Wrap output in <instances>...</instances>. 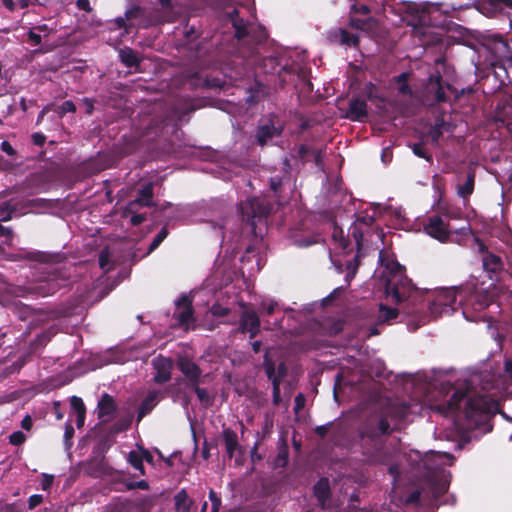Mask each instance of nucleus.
Returning a JSON list of instances; mask_svg holds the SVG:
<instances>
[{
    "instance_id": "obj_46",
    "label": "nucleus",
    "mask_w": 512,
    "mask_h": 512,
    "mask_svg": "<svg viewBox=\"0 0 512 512\" xmlns=\"http://www.w3.org/2000/svg\"><path fill=\"white\" fill-rule=\"evenodd\" d=\"M312 149L313 148L309 147L306 144L299 145L297 151V157L299 158V160L303 163L310 161L309 156L311 154Z\"/></svg>"
},
{
    "instance_id": "obj_21",
    "label": "nucleus",
    "mask_w": 512,
    "mask_h": 512,
    "mask_svg": "<svg viewBox=\"0 0 512 512\" xmlns=\"http://www.w3.org/2000/svg\"><path fill=\"white\" fill-rule=\"evenodd\" d=\"M263 366H264L267 378L272 383V402L275 406H279L282 402V398H281L279 378H275V363L268 357H265Z\"/></svg>"
},
{
    "instance_id": "obj_57",
    "label": "nucleus",
    "mask_w": 512,
    "mask_h": 512,
    "mask_svg": "<svg viewBox=\"0 0 512 512\" xmlns=\"http://www.w3.org/2000/svg\"><path fill=\"white\" fill-rule=\"evenodd\" d=\"M311 157L313 162L317 167H321L323 165V150L322 149H312L311 151Z\"/></svg>"
},
{
    "instance_id": "obj_59",
    "label": "nucleus",
    "mask_w": 512,
    "mask_h": 512,
    "mask_svg": "<svg viewBox=\"0 0 512 512\" xmlns=\"http://www.w3.org/2000/svg\"><path fill=\"white\" fill-rule=\"evenodd\" d=\"M138 452H139V456L141 457L143 462L146 461L149 464L154 463V457L148 449H146L144 447H139Z\"/></svg>"
},
{
    "instance_id": "obj_32",
    "label": "nucleus",
    "mask_w": 512,
    "mask_h": 512,
    "mask_svg": "<svg viewBox=\"0 0 512 512\" xmlns=\"http://www.w3.org/2000/svg\"><path fill=\"white\" fill-rule=\"evenodd\" d=\"M398 314V309L380 304L378 320L380 323H389L390 321L396 319Z\"/></svg>"
},
{
    "instance_id": "obj_53",
    "label": "nucleus",
    "mask_w": 512,
    "mask_h": 512,
    "mask_svg": "<svg viewBox=\"0 0 512 512\" xmlns=\"http://www.w3.org/2000/svg\"><path fill=\"white\" fill-rule=\"evenodd\" d=\"M124 214L125 215L132 214L131 218H130V223L132 226H139L146 220L145 214H138L135 211L134 212H126V210H125Z\"/></svg>"
},
{
    "instance_id": "obj_18",
    "label": "nucleus",
    "mask_w": 512,
    "mask_h": 512,
    "mask_svg": "<svg viewBox=\"0 0 512 512\" xmlns=\"http://www.w3.org/2000/svg\"><path fill=\"white\" fill-rule=\"evenodd\" d=\"M491 51L495 57L512 64V37L504 39L501 35H495L491 43Z\"/></svg>"
},
{
    "instance_id": "obj_30",
    "label": "nucleus",
    "mask_w": 512,
    "mask_h": 512,
    "mask_svg": "<svg viewBox=\"0 0 512 512\" xmlns=\"http://www.w3.org/2000/svg\"><path fill=\"white\" fill-rule=\"evenodd\" d=\"M20 209V202L15 199H10L0 204V220L3 222L10 221L13 213Z\"/></svg>"
},
{
    "instance_id": "obj_41",
    "label": "nucleus",
    "mask_w": 512,
    "mask_h": 512,
    "mask_svg": "<svg viewBox=\"0 0 512 512\" xmlns=\"http://www.w3.org/2000/svg\"><path fill=\"white\" fill-rule=\"evenodd\" d=\"M412 151L416 156L423 158L428 162L432 161V155L427 151L424 143H422V142L415 143L412 146Z\"/></svg>"
},
{
    "instance_id": "obj_37",
    "label": "nucleus",
    "mask_w": 512,
    "mask_h": 512,
    "mask_svg": "<svg viewBox=\"0 0 512 512\" xmlns=\"http://www.w3.org/2000/svg\"><path fill=\"white\" fill-rule=\"evenodd\" d=\"M99 267L105 272H109L114 268V265L110 261V253L108 249H103L98 258Z\"/></svg>"
},
{
    "instance_id": "obj_12",
    "label": "nucleus",
    "mask_w": 512,
    "mask_h": 512,
    "mask_svg": "<svg viewBox=\"0 0 512 512\" xmlns=\"http://www.w3.org/2000/svg\"><path fill=\"white\" fill-rule=\"evenodd\" d=\"M175 304L174 318L180 327L188 329L189 325L195 321L193 298L187 294H182Z\"/></svg>"
},
{
    "instance_id": "obj_39",
    "label": "nucleus",
    "mask_w": 512,
    "mask_h": 512,
    "mask_svg": "<svg viewBox=\"0 0 512 512\" xmlns=\"http://www.w3.org/2000/svg\"><path fill=\"white\" fill-rule=\"evenodd\" d=\"M169 232L166 226L162 227L161 230L157 233V235L154 237L153 241L149 245L148 248V254L156 250L160 244L165 240V238L168 236Z\"/></svg>"
},
{
    "instance_id": "obj_55",
    "label": "nucleus",
    "mask_w": 512,
    "mask_h": 512,
    "mask_svg": "<svg viewBox=\"0 0 512 512\" xmlns=\"http://www.w3.org/2000/svg\"><path fill=\"white\" fill-rule=\"evenodd\" d=\"M447 490L448 486L445 483H433L432 485V494L436 499L444 495L447 492Z\"/></svg>"
},
{
    "instance_id": "obj_38",
    "label": "nucleus",
    "mask_w": 512,
    "mask_h": 512,
    "mask_svg": "<svg viewBox=\"0 0 512 512\" xmlns=\"http://www.w3.org/2000/svg\"><path fill=\"white\" fill-rule=\"evenodd\" d=\"M110 30L124 29L125 34L130 32L131 25L127 23L124 17H117L114 20L108 22Z\"/></svg>"
},
{
    "instance_id": "obj_16",
    "label": "nucleus",
    "mask_w": 512,
    "mask_h": 512,
    "mask_svg": "<svg viewBox=\"0 0 512 512\" xmlns=\"http://www.w3.org/2000/svg\"><path fill=\"white\" fill-rule=\"evenodd\" d=\"M154 191L153 183L149 182L145 184L141 189L138 190L137 196L134 200L130 201L126 207V212L136 211L137 206L141 207H153L155 203L153 201Z\"/></svg>"
},
{
    "instance_id": "obj_29",
    "label": "nucleus",
    "mask_w": 512,
    "mask_h": 512,
    "mask_svg": "<svg viewBox=\"0 0 512 512\" xmlns=\"http://www.w3.org/2000/svg\"><path fill=\"white\" fill-rule=\"evenodd\" d=\"M475 186V174L474 172H469L467 174V178L463 184L457 185V194L463 200L467 201L469 197L474 192Z\"/></svg>"
},
{
    "instance_id": "obj_50",
    "label": "nucleus",
    "mask_w": 512,
    "mask_h": 512,
    "mask_svg": "<svg viewBox=\"0 0 512 512\" xmlns=\"http://www.w3.org/2000/svg\"><path fill=\"white\" fill-rule=\"evenodd\" d=\"M288 461V449L285 447L284 449L280 450L278 455L275 458V465L277 467H285L287 465Z\"/></svg>"
},
{
    "instance_id": "obj_27",
    "label": "nucleus",
    "mask_w": 512,
    "mask_h": 512,
    "mask_svg": "<svg viewBox=\"0 0 512 512\" xmlns=\"http://www.w3.org/2000/svg\"><path fill=\"white\" fill-rule=\"evenodd\" d=\"M175 509L177 512H192L194 501L189 497L185 489H181L174 496Z\"/></svg>"
},
{
    "instance_id": "obj_43",
    "label": "nucleus",
    "mask_w": 512,
    "mask_h": 512,
    "mask_svg": "<svg viewBox=\"0 0 512 512\" xmlns=\"http://www.w3.org/2000/svg\"><path fill=\"white\" fill-rule=\"evenodd\" d=\"M56 112H57L58 116L60 118H62L67 113H74V112H76V105L71 100H65L64 102H62L61 105H59L57 107Z\"/></svg>"
},
{
    "instance_id": "obj_44",
    "label": "nucleus",
    "mask_w": 512,
    "mask_h": 512,
    "mask_svg": "<svg viewBox=\"0 0 512 512\" xmlns=\"http://www.w3.org/2000/svg\"><path fill=\"white\" fill-rule=\"evenodd\" d=\"M70 405L72 410L76 413V415L79 414H86V407L83 402V400L78 396H72L70 399Z\"/></svg>"
},
{
    "instance_id": "obj_7",
    "label": "nucleus",
    "mask_w": 512,
    "mask_h": 512,
    "mask_svg": "<svg viewBox=\"0 0 512 512\" xmlns=\"http://www.w3.org/2000/svg\"><path fill=\"white\" fill-rule=\"evenodd\" d=\"M491 295L478 289H466L462 288L460 292L459 305L462 309V313L468 320H473L471 312H481L487 309L492 303Z\"/></svg>"
},
{
    "instance_id": "obj_62",
    "label": "nucleus",
    "mask_w": 512,
    "mask_h": 512,
    "mask_svg": "<svg viewBox=\"0 0 512 512\" xmlns=\"http://www.w3.org/2000/svg\"><path fill=\"white\" fill-rule=\"evenodd\" d=\"M43 502V496L40 494L31 495L28 499V507L30 510L36 508Z\"/></svg>"
},
{
    "instance_id": "obj_15",
    "label": "nucleus",
    "mask_w": 512,
    "mask_h": 512,
    "mask_svg": "<svg viewBox=\"0 0 512 512\" xmlns=\"http://www.w3.org/2000/svg\"><path fill=\"white\" fill-rule=\"evenodd\" d=\"M260 324V318L255 311H244L240 316L238 331L249 333L250 339H253L260 332Z\"/></svg>"
},
{
    "instance_id": "obj_11",
    "label": "nucleus",
    "mask_w": 512,
    "mask_h": 512,
    "mask_svg": "<svg viewBox=\"0 0 512 512\" xmlns=\"http://www.w3.org/2000/svg\"><path fill=\"white\" fill-rule=\"evenodd\" d=\"M424 89L427 99L437 104L447 103L449 101V93H452L454 90L452 85L445 81L438 71L429 75L424 84Z\"/></svg>"
},
{
    "instance_id": "obj_13",
    "label": "nucleus",
    "mask_w": 512,
    "mask_h": 512,
    "mask_svg": "<svg viewBox=\"0 0 512 512\" xmlns=\"http://www.w3.org/2000/svg\"><path fill=\"white\" fill-rule=\"evenodd\" d=\"M223 18L232 24L235 30V37L242 40L249 35L248 22L240 16L239 8L228 6L223 11Z\"/></svg>"
},
{
    "instance_id": "obj_1",
    "label": "nucleus",
    "mask_w": 512,
    "mask_h": 512,
    "mask_svg": "<svg viewBox=\"0 0 512 512\" xmlns=\"http://www.w3.org/2000/svg\"><path fill=\"white\" fill-rule=\"evenodd\" d=\"M469 4H454L442 2H409L405 6L408 25L414 28L415 36L419 37L424 47L443 45V33L435 28H443L448 19L454 18V13L469 9Z\"/></svg>"
},
{
    "instance_id": "obj_51",
    "label": "nucleus",
    "mask_w": 512,
    "mask_h": 512,
    "mask_svg": "<svg viewBox=\"0 0 512 512\" xmlns=\"http://www.w3.org/2000/svg\"><path fill=\"white\" fill-rule=\"evenodd\" d=\"M420 499H421V490L416 489L406 497L405 504L406 505H411V504L419 505Z\"/></svg>"
},
{
    "instance_id": "obj_61",
    "label": "nucleus",
    "mask_w": 512,
    "mask_h": 512,
    "mask_svg": "<svg viewBox=\"0 0 512 512\" xmlns=\"http://www.w3.org/2000/svg\"><path fill=\"white\" fill-rule=\"evenodd\" d=\"M357 222L364 224L365 226H372L375 222V217L374 215L365 213L357 216Z\"/></svg>"
},
{
    "instance_id": "obj_54",
    "label": "nucleus",
    "mask_w": 512,
    "mask_h": 512,
    "mask_svg": "<svg viewBox=\"0 0 512 512\" xmlns=\"http://www.w3.org/2000/svg\"><path fill=\"white\" fill-rule=\"evenodd\" d=\"M51 339V335L49 332H43L40 335H37L35 338L33 345L35 347H43L45 346Z\"/></svg>"
},
{
    "instance_id": "obj_10",
    "label": "nucleus",
    "mask_w": 512,
    "mask_h": 512,
    "mask_svg": "<svg viewBox=\"0 0 512 512\" xmlns=\"http://www.w3.org/2000/svg\"><path fill=\"white\" fill-rule=\"evenodd\" d=\"M471 248L480 256L483 270L489 274L490 278H492V274H497L503 270L502 258L491 252L485 242L474 234Z\"/></svg>"
},
{
    "instance_id": "obj_36",
    "label": "nucleus",
    "mask_w": 512,
    "mask_h": 512,
    "mask_svg": "<svg viewBox=\"0 0 512 512\" xmlns=\"http://www.w3.org/2000/svg\"><path fill=\"white\" fill-rule=\"evenodd\" d=\"M363 94L369 101H385V98L379 94L377 86L372 82H368L365 84L363 88Z\"/></svg>"
},
{
    "instance_id": "obj_52",
    "label": "nucleus",
    "mask_w": 512,
    "mask_h": 512,
    "mask_svg": "<svg viewBox=\"0 0 512 512\" xmlns=\"http://www.w3.org/2000/svg\"><path fill=\"white\" fill-rule=\"evenodd\" d=\"M141 13V7L138 5H133L129 9H127L124 13V18L126 21H129L131 19H135L140 16Z\"/></svg>"
},
{
    "instance_id": "obj_49",
    "label": "nucleus",
    "mask_w": 512,
    "mask_h": 512,
    "mask_svg": "<svg viewBox=\"0 0 512 512\" xmlns=\"http://www.w3.org/2000/svg\"><path fill=\"white\" fill-rule=\"evenodd\" d=\"M27 40L31 45L38 46L42 42V37L34 28H31L27 32Z\"/></svg>"
},
{
    "instance_id": "obj_22",
    "label": "nucleus",
    "mask_w": 512,
    "mask_h": 512,
    "mask_svg": "<svg viewBox=\"0 0 512 512\" xmlns=\"http://www.w3.org/2000/svg\"><path fill=\"white\" fill-rule=\"evenodd\" d=\"M313 493L321 508L326 507L327 501L331 497V488L329 480L325 477L320 478L313 487Z\"/></svg>"
},
{
    "instance_id": "obj_26",
    "label": "nucleus",
    "mask_w": 512,
    "mask_h": 512,
    "mask_svg": "<svg viewBox=\"0 0 512 512\" xmlns=\"http://www.w3.org/2000/svg\"><path fill=\"white\" fill-rule=\"evenodd\" d=\"M119 59L124 66L130 69L134 68L135 70L138 69L141 63L138 53L130 47H124L119 50Z\"/></svg>"
},
{
    "instance_id": "obj_19",
    "label": "nucleus",
    "mask_w": 512,
    "mask_h": 512,
    "mask_svg": "<svg viewBox=\"0 0 512 512\" xmlns=\"http://www.w3.org/2000/svg\"><path fill=\"white\" fill-rule=\"evenodd\" d=\"M328 39L331 43L354 48L358 47L360 42L358 35L350 33L345 28H336L329 31Z\"/></svg>"
},
{
    "instance_id": "obj_48",
    "label": "nucleus",
    "mask_w": 512,
    "mask_h": 512,
    "mask_svg": "<svg viewBox=\"0 0 512 512\" xmlns=\"http://www.w3.org/2000/svg\"><path fill=\"white\" fill-rule=\"evenodd\" d=\"M209 500L211 501L210 512H219L221 507V498L218 497L217 493L213 489L209 491Z\"/></svg>"
},
{
    "instance_id": "obj_60",
    "label": "nucleus",
    "mask_w": 512,
    "mask_h": 512,
    "mask_svg": "<svg viewBox=\"0 0 512 512\" xmlns=\"http://www.w3.org/2000/svg\"><path fill=\"white\" fill-rule=\"evenodd\" d=\"M184 36L185 38L187 39V41H193L195 40L196 38H198L199 36V33L198 31L196 30V28L194 26H186L185 27V30H184Z\"/></svg>"
},
{
    "instance_id": "obj_4",
    "label": "nucleus",
    "mask_w": 512,
    "mask_h": 512,
    "mask_svg": "<svg viewBox=\"0 0 512 512\" xmlns=\"http://www.w3.org/2000/svg\"><path fill=\"white\" fill-rule=\"evenodd\" d=\"M425 232L442 243L455 242L463 244V242L473 235V230L468 221L465 225L458 229H453L449 223H446L442 216L434 215L428 219V223L424 227Z\"/></svg>"
},
{
    "instance_id": "obj_24",
    "label": "nucleus",
    "mask_w": 512,
    "mask_h": 512,
    "mask_svg": "<svg viewBox=\"0 0 512 512\" xmlns=\"http://www.w3.org/2000/svg\"><path fill=\"white\" fill-rule=\"evenodd\" d=\"M117 411V405L114 398L104 393L97 404V416L99 419H103L106 416H112Z\"/></svg>"
},
{
    "instance_id": "obj_28",
    "label": "nucleus",
    "mask_w": 512,
    "mask_h": 512,
    "mask_svg": "<svg viewBox=\"0 0 512 512\" xmlns=\"http://www.w3.org/2000/svg\"><path fill=\"white\" fill-rule=\"evenodd\" d=\"M280 134L281 130L277 129L273 124L262 125L257 129L256 139L259 145L264 146L268 140Z\"/></svg>"
},
{
    "instance_id": "obj_25",
    "label": "nucleus",
    "mask_w": 512,
    "mask_h": 512,
    "mask_svg": "<svg viewBox=\"0 0 512 512\" xmlns=\"http://www.w3.org/2000/svg\"><path fill=\"white\" fill-rule=\"evenodd\" d=\"M159 392L150 391L140 404L137 421L140 422L146 415H148L158 403Z\"/></svg>"
},
{
    "instance_id": "obj_5",
    "label": "nucleus",
    "mask_w": 512,
    "mask_h": 512,
    "mask_svg": "<svg viewBox=\"0 0 512 512\" xmlns=\"http://www.w3.org/2000/svg\"><path fill=\"white\" fill-rule=\"evenodd\" d=\"M388 276L385 281V293L391 296L395 303L405 301L415 289L412 281L405 274V267L393 261L387 264Z\"/></svg>"
},
{
    "instance_id": "obj_14",
    "label": "nucleus",
    "mask_w": 512,
    "mask_h": 512,
    "mask_svg": "<svg viewBox=\"0 0 512 512\" xmlns=\"http://www.w3.org/2000/svg\"><path fill=\"white\" fill-rule=\"evenodd\" d=\"M177 368L185 377V386H195L201 382L202 370L194 361L187 357H181L177 361Z\"/></svg>"
},
{
    "instance_id": "obj_35",
    "label": "nucleus",
    "mask_w": 512,
    "mask_h": 512,
    "mask_svg": "<svg viewBox=\"0 0 512 512\" xmlns=\"http://www.w3.org/2000/svg\"><path fill=\"white\" fill-rule=\"evenodd\" d=\"M189 389L196 393L197 398L205 407H209L213 404V397L209 395L205 388L200 387V383L195 384V386H190Z\"/></svg>"
},
{
    "instance_id": "obj_42",
    "label": "nucleus",
    "mask_w": 512,
    "mask_h": 512,
    "mask_svg": "<svg viewBox=\"0 0 512 512\" xmlns=\"http://www.w3.org/2000/svg\"><path fill=\"white\" fill-rule=\"evenodd\" d=\"M277 307H278V303L276 301H274V300L265 301L264 300L260 303L259 312L262 315L271 316L274 314Z\"/></svg>"
},
{
    "instance_id": "obj_56",
    "label": "nucleus",
    "mask_w": 512,
    "mask_h": 512,
    "mask_svg": "<svg viewBox=\"0 0 512 512\" xmlns=\"http://www.w3.org/2000/svg\"><path fill=\"white\" fill-rule=\"evenodd\" d=\"M283 178L281 176H274L270 178V189L275 193H279L282 187Z\"/></svg>"
},
{
    "instance_id": "obj_47",
    "label": "nucleus",
    "mask_w": 512,
    "mask_h": 512,
    "mask_svg": "<svg viewBox=\"0 0 512 512\" xmlns=\"http://www.w3.org/2000/svg\"><path fill=\"white\" fill-rule=\"evenodd\" d=\"M25 441H26V435L20 430L13 432L9 436V443L14 446H20V445L24 444Z\"/></svg>"
},
{
    "instance_id": "obj_8",
    "label": "nucleus",
    "mask_w": 512,
    "mask_h": 512,
    "mask_svg": "<svg viewBox=\"0 0 512 512\" xmlns=\"http://www.w3.org/2000/svg\"><path fill=\"white\" fill-rule=\"evenodd\" d=\"M68 278L57 269L47 271V276L27 288L29 294L37 297L54 295L66 285Z\"/></svg>"
},
{
    "instance_id": "obj_9",
    "label": "nucleus",
    "mask_w": 512,
    "mask_h": 512,
    "mask_svg": "<svg viewBox=\"0 0 512 512\" xmlns=\"http://www.w3.org/2000/svg\"><path fill=\"white\" fill-rule=\"evenodd\" d=\"M461 291L462 288L455 287L440 290L429 306L431 313L441 316L456 311L460 307L459 300Z\"/></svg>"
},
{
    "instance_id": "obj_33",
    "label": "nucleus",
    "mask_w": 512,
    "mask_h": 512,
    "mask_svg": "<svg viewBox=\"0 0 512 512\" xmlns=\"http://www.w3.org/2000/svg\"><path fill=\"white\" fill-rule=\"evenodd\" d=\"M440 216H442V218L444 217L449 220L450 219H452V220H464L465 219L464 212L459 207L452 206V205H447L445 207H442Z\"/></svg>"
},
{
    "instance_id": "obj_45",
    "label": "nucleus",
    "mask_w": 512,
    "mask_h": 512,
    "mask_svg": "<svg viewBox=\"0 0 512 512\" xmlns=\"http://www.w3.org/2000/svg\"><path fill=\"white\" fill-rule=\"evenodd\" d=\"M14 309L21 320H25L32 312V309L28 305L21 302L15 303Z\"/></svg>"
},
{
    "instance_id": "obj_34",
    "label": "nucleus",
    "mask_w": 512,
    "mask_h": 512,
    "mask_svg": "<svg viewBox=\"0 0 512 512\" xmlns=\"http://www.w3.org/2000/svg\"><path fill=\"white\" fill-rule=\"evenodd\" d=\"M127 462L137 471L139 474L144 476L146 474V469L144 467L143 461L139 456V452L132 450L127 455Z\"/></svg>"
},
{
    "instance_id": "obj_63",
    "label": "nucleus",
    "mask_w": 512,
    "mask_h": 512,
    "mask_svg": "<svg viewBox=\"0 0 512 512\" xmlns=\"http://www.w3.org/2000/svg\"><path fill=\"white\" fill-rule=\"evenodd\" d=\"M398 93L403 96H412L413 90L411 86L409 85L408 81L403 82L397 87Z\"/></svg>"
},
{
    "instance_id": "obj_31",
    "label": "nucleus",
    "mask_w": 512,
    "mask_h": 512,
    "mask_svg": "<svg viewBox=\"0 0 512 512\" xmlns=\"http://www.w3.org/2000/svg\"><path fill=\"white\" fill-rule=\"evenodd\" d=\"M162 10V17L165 22H174L177 19V13L174 11V4L172 0H159Z\"/></svg>"
},
{
    "instance_id": "obj_17",
    "label": "nucleus",
    "mask_w": 512,
    "mask_h": 512,
    "mask_svg": "<svg viewBox=\"0 0 512 512\" xmlns=\"http://www.w3.org/2000/svg\"><path fill=\"white\" fill-rule=\"evenodd\" d=\"M155 374L153 380L157 384H164L171 379L173 363L170 358L159 355L153 360Z\"/></svg>"
},
{
    "instance_id": "obj_23",
    "label": "nucleus",
    "mask_w": 512,
    "mask_h": 512,
    "mask_svg": "<svg viewBox=\"0 0 512 512\" xmlns=\"http://www.w3.org/2000/svg\"><path fill=\"white\" fill-rule=\"evenodd\" d=\"M221 436L225 444L226 454L229 459L233 458L236 451L242 450L238 441V435L234 430L231 428H224Z\"/></svg>"
},
{
    "instance_id": "obj_40",
    "label": "nucleus",
    "mask_w": 512,
    "mask_h": 512,
    "mask_svg": "<svg viewBox=\"0 0 512 512\" xmlns=\"http://www.w3.org/2000/svg\"><path fill=\"white\" fill-rule=\"evenodd\" d=\"M49 201L43 198L27 199L20 202V209L31 207H48Z\"/></svg>"
},
{
    "instance_id": "obj_64",
    "label": "nucleus",
    "mask_w": 512,
    "mask_h": 512,
    "mask_svg": "<svg viewBox=\"0 0 512 512\" xmlns=\"http://www.w3.org/2000/svg\"><path fill=\"white\" fill-rule=\"evenodd\" d=\"M331 425H332V423L330 422L325 425L316 426L314 429V432L320 438H325L330 430Z\"/></svg>"
},
{
    "instance_id": "obj_2",
    "label": "nucleus",
    "mask_w": 512,
    "mask_h": 512,
    "mask_svg": "<svg viewBox=\"0 0 512 512\" xmlns=\"http://www.w3.org/2000/svg\"><path fill=\"white\" fill-rule=\"evenodd\" d=\"M409 405H391L371 413L359 426L363 454L372 462H380L384 458L385 441L383 437L392 434L391 422L405 419Z\"/></svg>"
},
{
    "instance_id": "obj_20",
    "label": "nucleus",
    "mask_w": 512,
    "mask_h": 512,
    "mask_svg": "<svg viewBox=\"0 0 512 512\" xmlns=\"http://www.w3.org/2000/svg\"><path fill=\"white\" fill-rule=\"evenodd\" d=\"M368 116L367 103L360 98H352L349 101L345 117L351 121L363 122Z\"/></svg>"
},
{
    "instance_id": "obj_3",
    "label": "nucleus",
    "mask_w": 512,
    "mask_h": 512,
    "mask_svg": "<svg viewBox=\"0 0 512 512\" xmlns=\"http://www.w3.org/2000/svg\"><path fill=\"white\" fill-rule=\"evenodd\" d=\"M464 403L463 414L469 420L487 415L492 409V400L486 395H475L467 383L457 388L450 399L434 406V409L445 416L456 414Z\"/></svg>"
},
{
    "instance_id": "obj_58",
    "label": "nucleus",
    "mask_w": 512,
    "mask_h": 512,
    "mask_svg": "<svg viewBox=\"0 0 512 512\" xmlns=\"http://www.w3.org/2000/svg\"><path fill=\"white\" fill-rule=\"evenodd\" d=\"M359 266V260L358 256L356 255L352 261H349L347 263V269L351 270V274H347L346 279L348 281V284L350 283V278H352L355 275V272Z\"/></svg>"
},
{
    "instance_id": "obj_6",
    "label": "nucleus",
    "mask_w": 512,
    "mask_h": 512,
    "mask_svg": "<svg viewBox=\"0 0 512 512\" xmlns=\"http://www.w3.org/2000/svg\"><path fill=\"white\" fill-rule=\"evenodd\" d=\"M272 204L264 198H250L240 205L242 220L251 232L257 235V226L265 225L267 217L272 211Z\"/></svg>"
}]
</instances>
